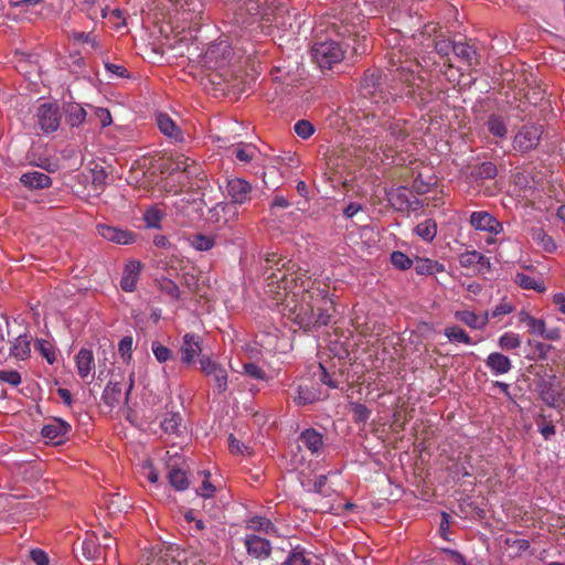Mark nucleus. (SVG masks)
I'll use <instances>...</instances> for the list:
<instances>
[{"label": "nucleus", "instance_id": "nucleus-48", "mask_svg": "<svg viewBox=\"0 0 565 565\" xmlns=\"http://www.w3.org/2000/svg\"><path fill=\"white\" fill-rule=\"evenodd\" d=\"M151 350L160 363L167 362L172 356L171 350L158 341L152 342Z\"/></svg>", "mask_w": 565, "mask_h": 565}, {"label": "nucleus", "instance_id": "nucleus-44", "mask_svg": "<svg viewBox=\"0 0 565 565\" xmlns=\"http://www.w3.org/2000/svg\"><path fill=\"white\" fill-rule=\"evenodd\" d=\"M174 166H175V170L178 171H181V172H184L189 175H193L196 173V168L194 170H192V168L195 166V161L194 160H191L190 158L183 156V154H180L177 157L175 161H174Z\"/></svg>", "mask_w": 565, "mask_h": 565}, {"label": "nucleus", "instance_id": "nucleus-12", "mask_svg": "<svg viewBox=\"0 0 565 565\" xmlns=\"http://www.w3.org/2000/svg\"><path fill=\"white\" fill-rule=\"evenodd\" d=\"M201 371L213 379L214 386L218 394L224 393L227 390V371L220 363L211 360L207 356H203L200 360Z\"/></svg>", "mask_w": 565, "mask_h": 565}, {"label": "nucleus", "instance_id": "nucleus-7", "mask_svg": "<svg viewBox=\"0 0 565 565\" xmlns=\"http://www.w3.org/2000/svg\"><path fill=\"white\" fill-rule=\"evenodd\" d=\"M309 292L307 291L302 296L301 303H280L284 316L308 330L312 329L313 310H316L317 306L316 300L309 299Z\"/></svg>", "mask_w": 565, "mask_h": 565}, {"label": "nucleus", "instance_id": "nucleus-28", "mask_svg": "<svg viewBox=\"0 0 565 565\" xmlns=\"http://www.w3.org/2000/svg\"><path fill=\"white\" fill-rule=\"evenodd\" d=\"M140 263L136 260L129 262L125 269L120 281V286L125 291L131 292L136 289L137 279L140 273Z\"/></svg>", "mask_w": 565, "mask_h": 565}, {"label": "nucleus", "instance_id": "nucleus-1", "mask_svg": "<svg viewBox=\"0 0 565 565\" xmlns=\"http://www.w3.org/2000/svg\"><path fill=\"white\" fill-rule=\"evenodd\" d=\"M393 67L390 70V83L383 81L377 71L365 74L361 84V94L379 107L387 106L397 98L407 97L417 105L434 99L429 83L419 74L420 65L415 58L404 54L401 49H392L388 53Z\"/></svg>", "mask_w": 565, "mask_h": 565}, {"label": "nucleus", "instance_id": "nucleus-8", "mask_svg": "<svg viewBox=\"0 0 565 565\" xmlns=\"http://www.w3.org/2000/svg\"><path fill=\"white\" fill-rule=\"evenodd\" d=\"M35 117L38 127L45 135L56 131L61 125V111L56 104L44 103L40 105Z\"/></svg>", "mask_w": 565, "mask_h": 565}, {"label": "nucleus", "instance_id": "nucleus-32", "mask_svg": "<svg viewBox=\"0 0 565 565\" xmlns=\"http://www.w3.org/2000/svg\"><path fill=\"white\" fill-rule=\"evenodd\" d=\"M121 381H109L103 393V401L110 407L118 405L121 401Z\"/></svg>", "mask_w": 565, "mask_h": 565}, {"label": "nucleus", "instance_id": "nucleus-17", "mask_svg": "<svg viewBox=\"0 0 565 565\" xmlns=\"http://www.w3.org/2000/svg\"><path fill=\"white\" fill-rule=\"evenodd\" d=\"M202 352L201 337L194 333H185L182 339L180 353L184 364H192Z\"/></svg>", "mask_w": 565, "mask_h": 565}, {"label": "nucleus", "instance_id": "nucleus-16", "mask_svg": "<svg viewBox=\"0 0 565 565\" xmlns=\"http://www.w3.org/2000/svg\"><path fill=\"white\" fill-rule=\"evenodd\" d=\"M71 430V425L60 418H53L43 426L42 436L52 445H60L66 439V435Z\"/></svg>", "mask_w": 565, "mask_h": 565}, {"label": "nucleus", "instance_id": "nucleus-3", "mask_svg": "<svg viewBox=\"0 0 565 565\" xmlns=\"http://www.w3.org/2000/svg\"><path fill=\"white\" fill-rule=\"evenodd\" d=\"M246 9L252 15H258L269 22L270 26L286 32L294 28L295 14H291L287 4L281 0H249Z\"/></svg>", "mask_w": 565, "mask_h": 565}, {"label": "nucleus", "instance_id": "nucleus-9", "mask_svg": "<svg viewBox=\"0 0 565 565\" xmlns=\"http://www.w3.org/2000/svg\"><path fill=\"white\" fill-rule=\"evenodd\" d=\"M309 299L316 300V310H313V328L327 326L331 318V310H333V302L328 298V292L323 289H316L308 294Z\"/></svg>", "mask_w": 565, "mask_h": 565}, {"label": "nucleus", "instance_id": "nucleus-30", "mask_svg": "<svg viewBox=\"0 0 565 565\" xmlns=\"http://www.w3.org/2000/svg\"><path fill=\"white\" fill-rule=\"evenodd\" d=\"M299 439L312 454H318L323 446L322 435L313 428L303 430Z\"/></svg>", "mask_w": 565, "mask_h": 565}, {"label": "nucleus", "instance_id": "nucleus-21", "mask_svg": "<svg viewBox=\"0 0 565 565\" xmlns=\"http://www.w3.org/2000/svg\"><path fill=\"white\" fill-rule=\"evenodd\" d=\"M245 546L248 554L256 558H267L271 552L269 541L258 535H248L245 539Z\"/></svg>", "mask_w": 565, "mask_h": 565}, {"label": "nucleus", "instance_id": "nucleus-20", "mask_svg": "<svg viewBox=\"0 0 565 565\" xmlns=\"http://www.w3.org/2000/svg\"><path fill=\"white\" fill-rule=\"evenodd\" d=\"M211 218L216 223L228 224L238 216V209L232 202H218L210 210Z\"/></svg>", "mask_w": 565, "mask_h": 565}, {"label": "nucleus", "instance_id": "nucleus-15", "mask_svg": "<svg viewBox=\"0 0 565 565\" xmlns=\"http://www.w3.org/2000/svg\"><path fill=\"white\" fill-rule=\"evenodd\" d=\"M388 200L391 204L399 211L411 212L417 210L418 201L407 188L399 186L392 189L388 192Z\"/></svg>", "mask_w": 565, "mask_h": 565}, {"label": "nucleus", "instance_id": "nucleus-11", "mask_svg": "<svg viewBox=\"0 0 565 565\" xmlns=\"http://www.w3.org/2000/svg\"><path fill=\"white\" fill-rule=\"evenodd\" d=\"M542 127L537 125H526L514 136L513 147L521 152H527L540 143Z\"/></svg>", "mask_w": 565, "mask_h": 565}, {"label": "nucleus", "instance_id": "nucleus-22", "mask_svg": "<svg viewBox=\"0 0 565 565\" xmlns=\"http://www.w3.org/2000/svg\"><path fill=\"white\" fill-rule=\"evenodd\" d=\"M460 264L463 267H471L478 271L490 269V259L477 249H467L460 255Z\"/></svg>", "mask_w": 565, "mask_h": 565}, {"label": "nucleus", "instance_id": "nucleus-33", "mask_svg": "<svg viewBox=\"0 0 565 565\" xmlns=\"http://www.w3.org/2000/svg\"><path fill=\"white\" fill-rule=\"evenodd\" d=\"M86 110L77 103H70L65 106V119L72 127H78L85 121Z\"/></svg>", "mask_w": 565, "mask_h": 565}, {"label": "nucleus", "instance_id": "nucleus-56", "mask_svg": "<svg viewBox=\"0 0 565 565\" xmlns=\"http://www.w3.org/2000/svg\"><path fill=\"white\" fill-rule=\"evenodd\" d=\"M497 172V167L492 162H483L477 168V175L482 179H493Z\"/></svg>", "mask_w": 565, "mask_h": 565}, {"label": "nucleus", "instance_id": "nucleus-19", "mask_svg": "<svg viewBox=\"0 0 565 565\" xmlns=\"http://www.w3.org/2000/svg\"><path fill=\"white\" fill-rule=\"evenodd\" d=\"M157 125L162 135H164L171 142L182 143L184 135L180 127L172 120V118L163 113L157 115Z\"/></svg>", "mask_w": 565, "mask_h": 565}, {"label": "nucleus", "instance_id": "nucleus-2", "mask_svg": "<svg viewBox=\"0 0 565 565\" xmlns=\"http://www.w3.org/2000/svg\"><path fill=\"white\" fill-rule=\"evenodd\" d=\"M369 124L370 137L359 139L355 145L342 149L341 154L334 160H330L329 164L337 172L342 173L340 168L349 174L354 172L366 161V151L371 156H377L381 151L388 159L394 158L406 146L409 136L406 121L385 119L380 122L377 116L372 114Z\"/></svg>", "mask_w": 565, "mask_h": 565}, {"label": "nucleus", "instance_id": "nucleus-36", "mask_svg": "<svg viewBox=\"0 0 565 565\" xmlns=\"http://www.w3.org/2000/svg\"><path fill=\"white\" fill-rule=\"evenodd\" d=\"M514 282L523 289L535 290L539 292L545 291V286L542 282L536 281L533 277L524 273H518L514 277Z\"/></svg>", "mask_w": 565, "mask_h": 565}, {"label": "nucleus", "instance_id": "nucleus-27", "mask_svg": "<svg viewBox=\"0 0 565 565\" xmlns=\"http://www.w3.org/2000/svg\"><path fill=\"white\" fill-rule=\"evenodd\" d=\"M486 364L495 375L505 374L512 369L510 359L499 352L490 353L486 360Z\"/></svg>", "mask_w": 565, "mask_h": 565}, {"label": "nucleus", "instance_id": "nucleus-42", "mask_svg": "<svg viewBox=\"0 0 565 565\" xmlns=\"http://www.w3.org/2000/svg\"><path fill=\"white\" fill-rule=\"evenodd\" d=\"M107 508L111 513H119L129 509L130 504L125 497L119 493H114L108 500Z\"/></svg>", "mask_w": 565, "mask_h": 565}, {"label": "nucleus", "instance_id": "nucleus-26", "mask_svg": "<svg viewBox=\"0 0 565 565\" xmlns=\"http://www.w3.org/2000/svg\"><path fill=\"white\" fill-rule=\"evenodd\" d=\"M21 183L30 189H46L52 184L51 178L40 171H31L23 173L20 179Z\"/></svg>", "mask_w": 565, "mask_h": 565}, {"label": "nucleus", "instance_id": "nucleus-57", "mask_svg": "<svg viewBox=\"0 0 565 565\" xmlns=\"http://www.w3.org/2000/svg\"><path fill=\"white\" fill-rule=\"evenodd\" d=\"M310 559H308L302 552L294 551L287 557V559L282 563V565H309Z\"/></svg>", "mask_w": 565, "mask_h": 565}, {"label": "nucleus", "instance_id": "nucleus-5", "mask_svg": "<svg viewBox=\"0 0 565 565\" xmlns=\"http://www.w3.org/2000/svg\"><path fill=\"white\" fill-rule=\"evenodd\" d=\"M311 54L320 68H332L334 64L343 60L345 49L338 40L328 38L323 41H317L311 49Z\"/></svg>", "mask_w": 565, "mask_h": 565}, {"label": "nucleus", "instance_id": "nucleus-61", "mask_svg": "<svg viewBox=\"0 0 565 565\" xmlns=\"http://www.w3.org/2000/svg\"><path fill=\"white\" fill-rule=\"evenodd\" d=\"M513 310V306L509 302L502 301L499 305H497L490 312H489V319L490 318H499L504 315L511 313Z\"/></svg>", "mask_w": 565, "mask_h": 565}, {"label": "nucleus", "instance_id": "nucleus-4", "mask_svg": "<svg viewBox=\"0 0 565 565\" xmlns=\"http://www.w3.org/2000/svg\"><path fill=\"white\" fill-rule=\"evenodd\" d=\"M470 223L476 230L475 241L479 244L484 242L487 245L503 243L502 224L486 211L473 212L470 216Z\"/></svg>", "mask_w": 565, "mask_h": 565}, {"label": "nucleus", "instance_id": "nucleus-39", "mask_svg": "<svg viewBox=\"0 0 565 565\" xmlns=\"http://www.w3.org/2000/svg\"><path fill=\"white\" fill-rule=\"evenodd\" d=\"M444 333L450 342L472 344V339L469 337V334L458 326L447 327Z\"/></svg>", "mask_w": 565, "mask_h": 565}, {"label": "nucleus", "instance_id": "nucleus-38", "mask_svg": "<svg viewBox=\"0 0 565 565\" xmlns=\"http://www.w3.org/2000/svg\"><path fill=\"white\" fill-rule=\"evenodd\" d=\"M415 233L420 236L424 242H431L437 233L436 223L433 220H425L415 227Z\"/></svg>", "mask_w": 565, "mask_h": 565}, {"label": "nucleus", "instance_id": "nucleus-25", "mask_svg": "<svg viewBox=\"0 0 565 565\" xmlns=\"http://www.w3.org/2000/svg\"><path fill=\"white\" fill-rule=\"evenodd\" d=\"M83 555L88 561H99L104 559V553L102 543L99 542L97 535L93 533L88 535L82 543Z\"/></svg>", "mask_w": 565, "mask_h": 565}, {"label": "nucleus", "instance_id": "nucleus-55", "mask_svg": "<svg viewBox=\"0 0 565 565\" xmlns=\"http://www.w3.org/2000/svg\"><path fill=\"white\" fill-rule=\"evenodd\" d=\"M244 373L255 380H266L265 371L257 364L249 362L243 365Z\"/></svg>", "mask_w": 565, "mask_h": 565}, {"label": "nucleus", "instance_id": "nucleus-47", "mask_svg": "<svg viewBox=\"0 0 565 565\" xmlns=\"http://www.w3.org/2000/svg\"><path fill=\"white\" fill-rule=\"evenodd\" d=\"M181 424V417L178 414H168L161 423V427L166 433L174 434Z\"/></svg>", "mask_w": 565, "mask_h": 565}, {"label": "nucleus", "instance_id": "nucleus-43", "mask_svg": "<svg viewBox=\"0 0 565 565\" xmlns=\"http://www.w3.org/2000/svg\"><path fill=\"white\" fill-rule=\"evenodd\" d=\"M521 345V338L518 333L505 332L499 338V347L502 350H514Z\"/></svg>", "mask_w": 565, "mask_h": 565}, {"label": "nucleus", "instance_id": "nucleus-51", "mask_svg": "<svg viewBox=\"0 0 565 565\" xmlns=\"http://www.w3.org/2000/svg\"><path fill=\"white\" fill-rule=\"evenodd\" d=\"M35 348L41 352V354L46 359L47 363L53 364L56 360L55 351L53 347L45 340H39L35 344Z\"/></svg>", "mask_w": 565, "mask_h": 565}, {"label": "nucleus", "instance_id": "nucleus-24", "mask_svg": "<svg viewBox=\"0 0 565 565\" xmlns=\"http://www.w3.org/2000/svg\"><path fill=\"white\" fill-rule=\"evenodd\" d=\"M292 399L298 406L309 405L320 399V391L312 385L309 386L300 384L297 386L296 393L292 395Z\"/></svg>", "mask_w": 565, "mask_h": 565}, {"label": "nucleus", "instance_id": "nucleus-58", "mask_svg": "<svg viewBox=\"0 0 565 565\" xmlns=\"http://www.w3.org/2000/svg\"><path fill=\"white\" fill-rule=\"evenodd\" d=\"M191 244L193 247H213L215 244L214 238L212 236L203 235V234H194L191 239Z\"/></svg>", "mask_w": 565, "mask_h": 565}, {"label": "nucleus", "instance_id": "nucleus-31", "mask_svg": "<svg viewBox=\"0 0 565 565\" xmlns=\"http://www.w3.org/2000/svg\"><path fill=\"white\" fill-rule=\"evenodd\" d=\"M77 373L82 379H86L94 365L93 352L87 349H81L75 358Z\"/></svg>", "mask_w": 565, "mask_h": 565}, {"label": "nucleus", "instance_id": "nucleus-59", "mask_svg": "<svg viewBox=\"0 0 565 565\" xmlns=\"http://www.w3.org/2000/svg\"><path fill=\"white\" fill-rule=\"evenodd\" d=\"M131 350H132V338L131 337H124L119 341L118 351L124 360H129L131 358Z\"/></svg>", "mask_w": 565, "mask_h": 565}, {"label": "nucleus", "instance_id": "nucleus-6", "mask_svg": "<svg viewBox=\"0 0 565 565\" xmlns=\"http://www.w3.org/2000/svg\"><path fill=\"white\" fill-rule=\"evenodd\" d=\"M540 398L550 407L558 408L565 403L564 386L555 375L543 374L536 381Z\"/></svg>", "mask_w": 565, "mask_h": 565}, {"label": "nucleus", "instance_id": "nucleus-23", "mask_svg": "<svg viewBox=\"0 0 565 565\" xmlns=\"http://www.w3.org/2000/svg\"><path fill=\"white\" fill-rule=\"evenodd\" d=\"M452 52L465 65L472 67L479 64L478 54L473 46L457 42L452 44Z\"/></svg>", "mask_w": 565, "mask_h": 565}, {"label": "nucleus", "instance_id": "nucleus-46", "mask_svg": "<svg viewBox=\"0 0 565 565\" xmlns=\"http://www.w3.org/2000/svg\"><path fill=\"white\" fill-rule=\"evenodd\" d=\"M444 266L438 264L437 262L430 260V259H424L422 262H418L416 266V271L418 274H434L438 271H443Z\"/></svg>", "mask_w": 565, "mask_h": 565}, {"label": "nucleus", "instance_id": "nucleus-60", "mask_svg": "<svg viewBox=\"0 0 565 565\" xmlns=\"http://www.w3.org/2000/svg\"><path fill=\"white\" fill-rule=\"evenodd\" d=\"M203 473L205 475V479L203 480L200 490H198V494L203 498H211L215 492V487L209 480L210 472L203 471Z\"/></svg>", "mask_w": 565, "mask_h": 565}, {"label": "nucleus", "instance_id": "nucleus-13", "mask_svg": "<svg viewBox=\"0 0 565 565\" xmlns=\"http://www.w3.org/2000/svg\"><path fill=\"white\" fill-rule=\"evenodd\" d=\"M97 233L103 238L114 244L130 245L138 243L135 232L113 225L99 224L97 225Z\"/></svg>", "mask_w": 565, "mask_h": 565}, {"label": "nucleus", "instance_id": "nucleus-18", "mask_svg": "<svg viewBox=\"0 0 565 565\" xmlns=\"http://www.w3.org/2000/svg\"><path fill=\"white\" fill-rule=\"evenodd\" d=\"M231 53L232 50L226 43L213 44L204 55L205 63L211 68L224 67L230 61Z\"/></svg>", "mask_w": 565, "mask_h": 565}, {"label": "nucleus", "instance_id": "nucleus-34", "mask_svg": "<svg viewBox=\"0 0 565 565\" xmlns=\"http://www.w3.org/2000/svg\"><path fill=\"white\" fill-rule=\"evenodd\" d=\"M168 479H169L170 484L177 491H184L190 486V481L186 476V472L177 467L170 468L169 473H168Z\"/></svg>", "mask_w": 565, "mask_h": 565}, {"label": "nucleus", "instance_id": "nucleus-52", "mask_svg": "<svg viewBox=\"0 0 565 565\" xmlns=\"http://www.w3.org/2000/svg\"><path fill=\"white\" fill-rule=\"evenodd\" d=\"M392 264L398 269H407L412 266L411 258L399 250H394L391 255Z\"/></svg>", "mask_w": 565, "mask_h": 565}, {"label": "nucleus", "instance_id": "nucleus-45", "mask_svg": "<svg viewBox=\"0 0 565 565\" xmlns=\"http://www.w3.org/2000/svg\"><path fill=\"white\" fill-rule=\"evenodd\" d=\"M294 130L298 137L308 139L315 134L316 129L309 120L300 119L295 124Z\"/></svg>", "mask_w": 565, "mask_h": 565}, {"label": "nucleus", "instance_id": "nucleus-53", "mask_svg": "<svg viewBox=\"0 0 565 565\" xmlns=\"http://www.w3.org/2000/svg\"><path fill=\"white\" fill-rule=\"evenodd\" d=\"M536 423L539 425V430L545 440L551 439L555 435V433H556L555 426L552 423H545L544 415H540Z\"/></svg>", "mask_w": 565, "mask_h": 565}, {"label": "nucleus", "instance_id": "nucleus-29", "mask_svg": "<svg viewBox=\"0 0 565 565\" xmlns=\"http://www.w3.org/2000/svg\"><path fill=\"white\" fill-rule=\"evenodd\" d=\"M455 317L467 324L468 327L472 329H483L488 321H489V311H486L484 313L478 316L472 311L463 310V311H457L455 313Z\"/></svg>", "mask_w": 565, "mask_h": 565}, {"label": "nucleus", "instance_id": "nucleus-50", "mask_svg": "<svg viewBox=\"0 0 565 565\" xmlns=\"http://www.w3.org/2000/svg\"><path fill=\"white\" fill-rule=\"evenodd\" d=\"M504 545L507 547L513 548L515 555H520L530 547V542L524 539L507 537L504 540Z\"/></svg>", "mask_w": 565, "mask_h": 565}, {"label": "nucleus", "instance_id": "nucleus-41", "mask_svg": "<svg viewBox=\"0 0 565 565\" xmlns=\"http://www.w3.org/2000/svg\"><path fill=\"white\" fill-rule=\"evenodd\" d=\"M349 409L353 416V420L358 424H365L371 416V409L361 403L351 402L349 404Z\"/></svg>", "mask_w": 565, "mask_h": 565}, {"label": "nucleus", "instance_id": "nucleus-37", "mask_svg": "<svg viewBox=\"0 0 565 565\" xmlns=\"http://www.w3.org/2000/svg\"><path fill=\"white\" fill-rule=\"evenodd\" d=\"M488 130L498 138H504L508 132L507 125L501 116L491 115L487 120Z\"/></svg>", "mask_w": 565, "mask_h": 565}, {"label": "nucleus", "instance_id": "nucleus-10", "mask_svg": "<svg viewBox=\"0 0 565 565\" xmlns=\"http://www.w3.org/2000/svg\"><path fill=\"white\" fill-rule=\"evenodd\" d=\"M233 156L241 162L253 163V172L258 174L257 168L264 169L267 157L253 143L241 142L233 147Z\"/></svg>", "mask_w": 565, "mask_h": 565}, {"label": "nucleus", "instance_id": "nucleus-63", "mask_svg": "<svg viewBox=\"0 0 565 565\" xmlns=\"http://www.w3.org/2000/svg\"><path fill=\"white\" fill-rule=\"evenodd\" d=\"M72 38L75 42L77 43H88L90 44L93 47H97V42H96V39L95 36H93L92 33H86V32H73L72 33Z\"/></svg>", "mask_w": 565, "mask_h": 565}, {"label": "nucleus", "instance_id": "nucleus-64", "mask_svg": "<svg viewBox=\"0 0 565 565\" xmlns=\"http://www.w3.org/2000/svg\"><path fill=\"white\" fill-rule=\"evenodd\" d=\"M30 557L36 565H47L49 564V556L43 550H40V548L31 550Z\"/></svg>", "mask_w": 565, "mask_h": 565}, {"label": "nucleus", "instance_id": "nucleus-35", "mask_svg": "<svg viewBox=\"0 0 565 565\" xmlns=\"http://www.w3.org/2000/svg\"><path fill=\"white\" fill-rule=\"evenodd\" d=\"M30 352V341L26 335H19L10 349V354L19 360L26 359Z\"/></svg>", "mask_w": 565, "mask_h": 565}, {"label": "nucleus", "instance_id": "nucleus-62", "mask_svg": "<svg viewBox=\"0 0 565 565\" xmlns=\"http://www.w3.org/2000/svg\"><path fill=\"white\" fill-rule=\"evenodd\" d=\"M529 332L536 335H544L545 322L542 319L532 318L526 324Z\"/></svg>", "mask_w": 565, "mask_h": 565}, {"label": "nucleus", "instance_id": "nucleus-40", "mask_svg": "<svg viewBox=\"0 0 565 565\" xmlns=\"http://www.w3.org/2000/svg\"><path fill=\"white\" fill-rule=\"evenodd\" d=\"M163 217V211L158 207H150L143 213L142 218L147 228H160Z\"/></svg>", "mask_w": 565, "mask_h": 565}, {"label": "nucleus", "instance_id": "nucleus-49", "mask_svg": "<svg viewBox=\"0 0 565 565\" xmlns=\"http://www.w3.org/2000/svg\"><path fill=\"white\" fill-rule=\"evenodd\" d=\"M159 289L173 299H179L180 290L178 285L171 279L163 278L159 281Z\"/></svg>", "mask_w": 565, "mask_h": 565}, {"label": "nucleus", "instance_id": "nucleus-54", "mask_svg": "<svg viewBox=\"0 0 565 565\" xmlns=\"http://www.w3.org/2000/svg\"><path fill=\"white\" fill-rule=\"evenodd\" d=\"M0 382L8 383L12 386H18L21 383V375L14 370H1Z\"/></svg>", "mask_w": 565, "mask_h": 565}, {"label": "nucleus", "instance_id": "nucleus-14", "mask_svg": "<svg viewBox=\"0 0 565 565\" xmlns=\"http://www.w3.org/2000/svg\"><path fill=\"white\" fill-rule=\"evenodd\" d=\"M225 191L232 203L243 205L249 201L253 186L245 179L232 178L226 180Z\"/></svg>", "mask_w": 565, "mask_h": 565}]
</instances>
